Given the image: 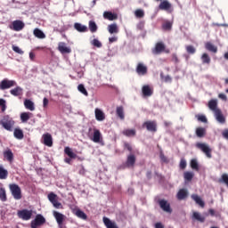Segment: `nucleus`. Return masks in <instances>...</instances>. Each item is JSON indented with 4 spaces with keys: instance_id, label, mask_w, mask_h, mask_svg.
Here are the masks:
<instances>
[{
    "instance_id": "obj_1",
    "label": "nucleus",
    "mask_w": 228,
    "mask_h": 228,
    "mask_svg": "<svg viewBox=\"0 0 228 228\" xmlns=\"http://www.w3.org/2000/svg\"><path fill=\"white\" fill-rule=\"evenodd\" d=\"M0 126L4 127L6 131H13V126H15V121L9 116H5L0 120Z\"/></svg>"
},
{
    "instance_id": "obj_2",
    "label": "nucleus",
    "mask_w": 228,
    "mask_h": 228,
    "mask_svg": "<svg viewBox=\"0 0 228 228\" xmlns=\"http://www.w3.org/2000/svg\"><path fill=\"white\" fill-rule=\"evenodd\" d=\"M88 137L92 142L94 143H100L101 139L102 138V135L101 134V130L97 128H89Z\"/></svg>"
},
{
    "instance_id": "obj_3",
    "label": "nucleus",
    "mask_w": 228,
    "mask_h": 228,
    "mask_svg": "<svg viewBox=\"0 0 228 228\" xmlns=\"http://www.w3.org/2000/svg\"><path fill=\"white\" fill-rule=\"evenodd\" d=\"M45 224V217L42 216V214H37L35 217L34 220L31 221L30 223V227L31 228H39L42 227Z\"/></svg>"
},
{
    "instance_id": "obj_4",
    "label": "nucleus",
    "mask_w": 228,
    "mask_h": 228,
    "mask_svg": "<svg viewBox=\"0 0 228 228\" xmlns=\"http://www.w3.org/2000/svg\"><path fill=\"white\" fill-rule=\"evenodd\" d=\"M10 190L12 191V195L15 200H20L22 199V192L20 191V187L19 185L13 183L10 185Z\"/></svg>"
},
{
    "instance_id": "obj_5",
    "label": "nucleus",
    "mask_w": 228,
    "mask_h": 228,
    "mask_svg": "<svg viewBox=\"0 0 228 228\" xmlns=\"http://www.w3.org/2000/svg\"><path fill=\"white\" fill-rule=\"evenodd\" d=\"M12 86H17L15 80L4 78L0 82V90H8L9 88H12Z\"/></svg>"
},
{
    "instance_id": "obj_6",
    "label": "nucleus",
    "mask_w": 228,
    "mask_h": 228,
    "mask_svg": "<svg viewBox=\"0 0 228 228\" xmlns=\"http://www.w3.org/2000/svg\"><path fill=\"white\" fill-rule=\"evenodd\" d=\"M196 147L200 149L205 155L208 158H212V150L209 148V146L206 143L202 142H197Z\"/></svg>"
},
{
    "instance_id": "obj_7",
    "label": "nucleus",
    "mask_w": 228,
    "mask_h": 228,
    "mask_svg": "<svg viewBox=\"0 0 228 228\" xmlns=\"http://www.w3.org/2000/svg\"><path fill=\"white\" fill-rule=\"evenodd\" d=\"M151 52L155 55L160 54L161 53H170L168 49L166 50V46L162 42L157 43Z\"/></svg>"
},
{
    "instance_id": "obj_8",
    "label": "nucleus",
    "mask_w": 228,
    "mask_h": 228,
    "mask_svg": "<svg viewBox=\"0 0 228 228\" xmlns=\"http://www.w3.org/2000/svg\"><path fill=\"white\" fill-rule=\"evenodd\" d=\"M18 217L20 218L21 220H31V216H33V210H28V209H22L19 210L18 213Z\"/></svg>"
},
{
    "instance_id": "obj_9",
    "label": "nucleus",
    "mask_w": 228,
    "mask_h": 228,
    "mask_svg": "<svg viewBox=\"0 0 228 228\" xmlns=\"http://www.w3.org/2000/svg\"><path fill=\"white\" fill-rule=\"evenodd\" d=\"M64 153L69 156V158H66L64 159L65 163H68V165H70L72 159H76V158H77V155L74 153V151H72V149H70V147H65Z\"/></svg>"
},
{
    "instance_id": "obj_10",
    "label": "nucleus",
    "mask_w": 228,
    "mask_h": 228,
    "mask_svg": "<svg viewBox=\"0 0 228 228\" xmlns=\"http://www.w3.org/2000/svg\"><path fill=\"white\" fill-rule=\"evenodd\" d=\"M158 203H159L160 208H161L163 211H165V212H167V213H169V214L172 213V208H171V207H170V204L167 202V200H164V199L159 200H158Z\"/></svg>"
},
{
    "instance_id": "obj_11",
    "label": "nucleus",
    "mask_w": 228,
    "mask_h": 228,
    "mask_svg": "<svg viewBox=\"0 0 228 228\" xmlns=\"http://www.w3.org/2000/svg\"><path fill=\"white\" fill-rule=\"evenodd\" d=\"M53 216L59 225V227H62L63 222H65V215L58 212V211H53Z\"/></svg>"
},
{
    "instance_id": "obj_12",
    "label": "nucleus",
    "mask_w": 228,
    "mask_h": 228,
    "mask_svg": "<svg viewBox=\"0 0 228 228\" xmlns=\"http://www.w3.org/2000/svg\"><path fill=\"white\" fill-rule=\"evenodd\" d=\"M142 127H146L148 131L155 133L157 131V122L154 120L146 121L142 124Z\"/></svg>"
},
{
    "instance_id": "obj_13",
    "label": "nucleus",
    "mask_w": 228,
    "mask_h": 228,
    "mask_svg": "<svg viewBox=\"0 0 228 228\" xmlns=\"http://www.w3.org/2000/svg\"><path fill=\"white\" fill-rule=\"evenodd\" d=\"M58 51H60L61 54H69V53H72V50L67 47V44L63 42L58 44Z\"/></svg>"
},
{
    "instance_id": "obj_14",
    "label": "nucleus",
    "mask_w": 228,
    "mask_h": 228,
    "mask_svg": "<svg viewBox=\"0 0 228 228\" xmlns=\"http://www.w3.org/2000/svg\"><path fill=\"white\" fill-rule=\"evenodd\" d=\"M43 143L46 145V147H53V135L51 134L46 133L43 134Z\"/></svg>"
},
{
    "instance_id": "obj_15",
    "label": "nucleus",
    "mask_w": 228,
    "mask_h": 228,
    "mask_svg": "<svg viewBox=\"0 0 228 228\" xmlns=\"http://www.w3.org/2000/svg\"><path fill=\"white\" fill-rule=\"evenodd\" d=\"M94 115H95V118H96V120H98V122H102V120H104L106 118V115L99 108H96L94 110Z\"/></svg>"
},
{
    "instance_id": "obj_16",
    "label": "nucleus",
    "mask_w": 228,
    "mask_h": 228,
    "mask_svg": "<svg viewBox=\"0 0 228 228\" xmlns=\"http://www.w3.org/2000/svg\"><path fill=\"white\" fill-rule=\"evenodd\" d=\"M11 95L14 97H20L24 94V89L22 87L17 86L15 88L10 90Z\"/></svg>"
},
{
    "instance_id": "obj_17",
    "label": "nucleus",
    "mask_w": 228,
    "mask_h": 228,
    "mask_svg": "<svg viewBox=\"0 0 228 228\" xmlns=\"http://www.w3.org/2000/svg\"><path fill=\"white\" fill-rule=\"evenodd\" d=\"M148 72V69L145 65H143V63H138L137 67H136V73L139 76H144L146 75Z\"/></svg>"
},
{
    "instance_id": "obj_18",
    "label": "nucleus",
    "mask_w": 228,
    "mask_h": 228,
    "mask_svg": "<svg viewBox=\"0 0 228 228\" xmlns=\"http://www.w3.org/2000/svg\"><path fill=\"white\" fill-rule=\"evenodd\" d=\"M24 22H22L21 20H14L12 22V29L13 31H22V29H24Z\"/></svg>"
},
{
    "instance_id": "obj_19",
    "label": "nucleus",
    "mask_w": 228,
    "mask_h": 228,
    "mask_svg": "<svg viewBox=\"0 0 228 228\" xmlns=\"http://www.w3.org/2000/svg\"><path fill=\"white\" fill-rule=\"evenodd\" d=\"M171 8H172L171 4L167 0L161 2L160 4L159 5V9L161 11L169 12Z\"/></svg>"
},
{
    "instance_id": "obj_20",
    "label": "nucleus",
    "mask_w": 228,
    "mask_h": 228,
    "mask_svg": "<svg viewBox=\"0 0 228 228\" xmlns=\"http://www.w3.org/2000/svg\"><path fill=\"white\" fill-rule=\"evenodd\" d=\"M134 163H136V157L133 154H130L126 159V165L128 167H134Z\"/></svg>"
},
{
    "instance_id": "obj_21",
    "label": "nucleus",
    "mask_w": 228,
    "mask_h": 228,
    "mask_svg": "<svg viewBox=\"0 0 228 228\" xmlns=\"http://www.w3.org/2000/svg\"><path fill=\"white\" fill-rule=\"evenodd\" d=\"M4 158L9 161V163L13 162V152L12 150L7 149L6 151H4Z\"/></svg>"
},
{
    "instance_id": "obj_22",
    "label": "nucleus",
    "mask_w": 228,
    "mask_h": 228,
    "mask_svg": "<svg viewBox=\"0 0 228 228\" xmlns=\"http://www.w3.org/2000/svg\"><path fill=\"white\" fill-rule=\"evenodd\" d=\"M209 110H211L214 113L216 112V110H220V109L217 108V101L216 100H210L208 104Z\"/></svg>"
},
{
    "instance_id": "obj_23",
    "label": "nucleus",
    "mask_w": 228,
    "mask_h": 228,
    "mask_svg": "<svg viewBox=\"0 0 228 228\" xmlns=\"http://www.w3.org/2000/svg\"><path fill=\"white\" fill-rule=\"evenodd\" d=\"M142 92L144 97H150L153 94L152 89L149 86H143L142 88Z\"/></svg>"
},
{
    "instance_id": "obj_24",
    "label": "nucleus",
    "mask_w": 228,
    "mask_h": 228,
    "mask_svg": "<svg viewBox=\"0 0 228 228\" xmlns=\"http://www.w3.org/2000/svg\"><path fill=\"white\" fill-rule=\"evenodd\" d=\"M188 196V191L186 189H180L176 194V198L179 200H184Z\"/></svg>"
},
{
    "instance_id": "obj_25",
    "label": "nucleus",
    "mask_w": 228,
    "mask_h": 228,
    "mask_svg": "<svg viewBox=\"0 0 228 228\" xmlns=\"http://www.w3.org/2000/svg\"><path fill=\"white\" fill-rule=\"evenodd\" d=\"M24 106L26 110H29V111H35V103L31 100L26 99L24 101Z\"/></svg>"
},
{
    "instance_id": "obj_26",
    "label": "nucleus",
    "mask_w": 228,
    "mask_h": 228,
    "mask_svg": "<svg viewBox=\"0 0 228 228\" xmlns=\"http://www.w3.org/2000/svg\"><path fill=\"white\" fill-rule=\"evenodd\" d=\"M74 28L77 31H79V33H86V31H88V28L81 23H75Z\"/></svg>"
},
{
    "instance_id": "obj_27",
    "label": "nucleus",
    "mask_w": 228,
    "mask_h": 228,
    "mask_svg": "<svg viewBox=\"0 0 228 228\" xmlns=\"http://www.w3.org/2000/svg\"><path fill=\"white\" fill-rule=\"evenodd\" d=\"M215 117L216 118V120L221 123V124H224L225 123V118L224 117V115L222 114L221 110H216V112H214Z\"/></svg>"
},
{
    "instance_id": "obj_28",
    "label": "nucleus",
    "mask_w": 228,
    "mask_h": 228,
    "mask_svg": "<svg viewBox=\"0 0 228 228\" xmlns=\"http://www.w3.org/2000/svg\"><path fill=\"white\" fill-rule=\"evenodd\" d=\"M191 199L198 204L200 205L201 208L205 207V202L201 200V198L197 195V194H192Z\"/></svg>"
},
{
    "instance_id": "obj_29",
    "label": "nucleus",
    "mask_w": 228,
    "mask_h": 228,
    "mask_svg": "<svg viewBox=\"0 0 228 228\" xmlns=\"http://www.w3.org/2000/svg\"><path fill=\"white\" fill-rule=\"evenodd\" d=\"M13 134L14 138H17V140H22V138H24V132H22L20 128H15Z\"/></svg>"
},
{
    "instance_id": "obj_30",
    "label": "nucleus",
    "mask_w": 228,
    "mask_h": 228,
    "mask_svg": "<svg viewBox=\"0 0 228 228\" xmlns=\"http://www.w3.org/2000/svg\"><path fill=\"white\" fill-rule=\"evenodd\" d=\"M191 218L200 223H204L206 220L205 216H201L199 212H193Z\"/></svg>"
},
{
    "instance_id": "obj_31",
    "label": "nucleus",
    "mask_w": 228,
    "mask_h": 228,
    "mask_svg": "<svg viewBox=\"0 0 228 228\" xmlns=\"http://www.w3.org/2000/svg\"><path fill=\"white\" fill-rule=\"evenodd\" d=\"M205 48L208 51L211 52L213 53H217V47L215 46L214 45H212L210 42H208L205 45Z\"/></svg>"
},
{
    "instance_id": "obj_32",
    "label": "nucleus",
    "mask_w": 228,
    "mask_h": 228,
    "mask_svg": "<svg viewBox=\"0 0 228 228\" xmlns=\"http://www.w3.org/2000/svg\"><path fill=\"white\" fill-rule=\"evenodd\" d=\"M116 113L121 120H124L126 118V115L124 114V107H118L116 110Z\"/></svg>"
},
{
    "instance_id": "obj_33",
    "label": "nucleus",
    "mask_w": 228,
    "mask_h": 228,
    "mask_svg": "<svg viewBox=\"0 0 228 228\" xmlns=\"http://www.w3.org/2000/svg\"><path fill=\"white\" fill-rule=\"evenodd\" d=\"M29 118H31V113L30 112H22L20 114V120H21V122H23V124L28 122V120H29Z\"/></svg>"
},
{
    "instance_id": "obj_34",
    "label": "nucleus",
    "mask_w": 228,
    "mask_h": 228,
    "mask_svg": "<svg viewBox=\"0 0 228 228\" xmlns=\"http://www.w3.org/2000/svg\"><path fill=\"white\" fill-rule=\"evenodd\" d=\"M34 36L37 38H41V39L45 38V34L42 30H40V28L34 29Z\"/></svg>"
},
{
    "instance_id": "obj_35",
    "label": "nucleus",
    "mask_w": 228,
    "mask_h": 228,
    "mask_svg": "<svg viewBox=\"0 0 228 228\" xmlns=\"http://www.w3.org/2000/svg\"><path fill=\"white\" fill-rule=\"evenodd\" d=\"M103 224L107 228H115V223L111 222L108 217H103Z\"/></svg>"
},
{
    "instance_id": "obj_36",
    "label": "nucleus",
    "mask_w": 228,
    "mask_h": 228,
    "mask_svg": "<svg viewBox=\"0 0 228 228\" xmlns=\"http://www.w3.org/2000/svg\"><path fill=\"white\" fill-rule=\"evenodd\" d=\"M103 18L106 19L107 20H115V13L111 12H104Z\"/></svg>"
},
{
    "instance_id": "obj_37",
    "label": "nucleus",
    "mask_w": 228,
    "mask_h": 228,
    "mask_svg": "<svg viewBox=\"0 0 228 228\" xmlns=\"http://www.w3.org/2000/svg\"><path fill=\"white\" fill-rule=\"evenodd\" d=\"M172 26L173 22L167 20L162 24V29L165 31H170L172 29Z\"/></svg>"
},
{
    "instance_id": "obj_38",
    "label": "nucleus",
    "mask_w": 228,
    "mask_h": 228,
    "mask_svg": "<svg viewBox=\"0 0 228 228\" xmlns=\"http://www.w3.org/2000/svg\"><path fill=\"white\" fill-rule=\"evenodd\" d=\"M75 215L78 218H81V220H86L88 218V216H86L81 209H77Z\"/></svg>"
},
{
    "instance_id": "obj_39",
    "label": "nucleus",
    "mask_w": 228,
    "mask_h": 228,
    "mask_svg": "<svg viewBox=\"0 0 228 228\" xmlns=\"http://www.w3.org/2000/svg\"><path fill=\"white\" fill-rule=\"evenodd\" d=\"M123 134L128 136V137H133L136 135V130L134 129H126L123 131Z\"/></svg>"
},
{
    "instance_id": "obj_40",
    "label": "nucleus",
    "mask_w": 228,
    "mask_h": 228,
    "mask_svg": "<svg viewBox=\"0 0 228 228\" xmlns=\"http://www.w3.org/2000/svg\"><path fill=\"white\" fill-rule=\"evenodd\" d=\"M194 176V174L192 172L186 171L183 173V178L187 182H191Z\"/></svg>"
},
{
    "instance_id": "obj_41",
    "label": "nucleus",
    "mask_w": 228,
    "mask_h": 228,
    "mask_svg": "<svg viewBox=\"0 0 228 228\" xmlns=\"http://www.w3.org/2000/svg\"><path fill=\"white\" fill-rule=\"evenodd\" d=\"M201 61H202L203 64H207V65H209L210 62H211V59H210V57L208 56V53H203L202 54Z\"/></svg>"
},
{
    "instance_id": "obj_42",
    "label": "nucleus",
    "mask_w": 228,
    "mask_h": 228,
    "mask_svg": "<svg viewBox=\"0 0 228 228\" xmlns=\"http://www.w3.org/2000/svg\"><path fill=\"white\" fill-rule=\"evenodd\" d=\"M206 134V129L203 127H198L196 129V135L200 138L204 137Z\"/></svg>"
},
{
    "instance_id": "obj_43",
    "label": "nucleus",
    "mask_w": 228,
    "mask_h": 228,
    "mask_svg": "<svg viewBox=\"0 0 228 228\" xmlns=\"http://www.w3.org/2000/svg\"><path fill=\"white\" fill-rule=\"evenodd\" d=\"M0 200H2V202H6V200H8L4 188H0Z\"/></svg>"
},
{
    "instance_id": "obj_44",
    "label": "nucleus",
    "mask_w": 228,
    "mask_h": 228,
    "mask_svg": "<svg viewBox=\"0 0 228 228\" xmlns=\"http://www.w3.org/2000/svg\"><path fill=\"white\" fill-rule=\"evenodd\" d=\"M77 90L78 92H80V94H83V95L88 97V91H86V88H85V86L83 84L78 85Z\"/></svg>"
},
{
    "instance_id": "obj_45",
    "label": "nucleus",
    "mask_w": 228,
    "mask_h": 228,
    "mask_svg": "<svg viewBox=\"0 0 228 228\" xmlns=\"http://www.w3.org/2000/svg\"><path fill=\"white\" fill-rule=\"evenodd\" d=\"M8 178V170L4 167H0V179H7Z\"/></svg>"
},
{
    "instance_id": "obj_46",
    "label": "nucleus",
    "mask_w": 228,
    "mask_h": 228,
    "mask_svg": "<svg viewBox=\"0 0 228 228\" xmlns=\"http://www.w3.org/2000/svg\"><path fill=\"white\" fill-rule=\"evenodd\" d=\"M89 29L91 33H95L97 31V24L95 23V21H89Z\"/></svg>"
},
{
    "instance_id": "obj_47",
    "label": "nucleus",
    "mask_w": 228,
    "mask_h": 228,
    "mask_svg": "<svg viewBox=\"0 0 228 228\" xmlns=\"http://www.w3.org/2000/svg\"><path fill=\"white\" fill-rule=\"evenodd\" d=\"M191 167L196 171L200 170L199 164L196 159L191 160Z\"/></svg>"
},
{
    "instance_id": "obj_48",
    "label": "nucleus",
    "mask_w": 228,
    "mask_h": 228,
    "mask_svg": "<svg viewBox=\"0 0 228 228\" xmlns=\"http://www.w3.org/2000/svg\"><path fill=\"white\" fill-rule=\"evenodd\" d=\"M160 78L166 82V83H171L172 82V77L170 76H164L162 73L160 74Z\"/></svg>"
},
{
    "instance_id": "obj_49",
    "label": "nucleus",
    "mask_w": 228,
    "mask_h": 228,
    "mask_svg": "<svg viewBox=\"0 0 228 228\" xmlns=\"http://www.w3.org/2000/svg\"><path fill=\"white\" fill-rule=\"evenodd\" d=\"M185 48H186V52L189 54H194L196 53V49L192 45H187Z\"/></svg>"
},
{
    "instance_id": "obj_50",
    "label": "nucleus",
    "mask_w": 228,
    "mask_h": 228,
    "mask_svg": "<svg viewBox=\"0 0 228 228\" xmlns=\"http://www.w3.org/2000/svg\"><path fill=\"white\" fill-rule=\"evenodd\" d=\"M135 17L142 19L143 16H145V12H143V10H137L134 12Z\"/></svg>"
},
{
    "instance_id": "obj_51",
    "label": "nucleus",
    "mask_w": 228,
    "mask_h": 228,
    "mask_svg": "<svg viewBox=\"0 0 228 228\" xmlns=\"http://www.w3.org/2000/svg\"><path fill=\"white\" fill-rule=\"evenodd\" d=\"M78 174H79V175H85V174H86V169H85L84 165H80L78 167Z\"/></svg>"
},
{
    "instance_id": "obj_52",
    "label": "nucleus",
    "mask_w": 228,
    "mask_h": 228,
    "mask_svg": "<svg viewBox=\"0 0 228 228\" xmlns=\"http://www.w3.org/2000/svg\"><path fill=\"white\" fill-rule=\"evenodd\" d=\"M0 106L2 108V111H6V101L4 99L0 98Z\"/></svg>"
},
{
    "instance_id": "obj_53",
    "label": "nucleus",
    "mask_w": 228,
    "mask_h": 228,
    "mask_svg": "<svg viewBox=\"0 0 228 228\" xmlns=\"http://www.w3.org/2000/svg\"><path fill=\"white\" fill-rule=\"evenodd\" d=\"M58 196L56 194H54L53 192H51L50 194H48V200H50V202H53V200H57Z\"/></svg>"
},
{
    "instance_id": "obj_54",
    "label": "nucleus",
    "mask_w": 228,
    "mask_h": 228,
    "mask_svg": "<svg viewBox=\"0 0 228 228\" xmlns=\"http://www.w3.org/2000/svg\"><path fill=\"white\" fill-rule=\"evenodd\" d=\"M196 118L200 122H203V123H207L208 122V119H207V118L204 115H197Z\"/></svg>"
},
{
    "instance_id": "obj_55",
    "label": "nucleus",
    "mask_w": 228,
    "mask_h": 228,
    "mask_svg": "<svg viewBox=\"0 0 228 228\" xmlns=\"http://www.w3.org/2000/svg\"><path fill=\"white\" fill-rule=\"evenodd\" d=\"M159 158H160V160L163 163H168L169 162V160L167 159V158L164 155V153L162 151L159 154Z\"/></svg>"
},
{
    "instance_id": "obj_56",
    "label": "nucleus",
    "mask_w": 228,
    "mask_h": 228,
    "mask_svg": "<svg viewBox=\"0 0 228 228\" xmlns=\"http://www.w3.org/2000/svg\"><path fill=\"white\" fill-rule=\"evenodd\" d=\"M108 31L109 33H110V35H113V33H115V23L108 26Z\"/></svg>"
},
{
    "instance_id": "obj_57",
    "label": "nucleus",
    "mask_w": 228,
    "mask_h": 228,
    "mask_svg": "<svg viewBox=\"0 0 228 228\" xmlns=\"http://www.w3.org/2000/svg\"><path fill=\"white\" fill-rule=\"evenodd\" d=\"M12 51L18 54H24V51L20 50L19 46L12 45Z\"/></svg>"
},
{
    "instance_id": "obj_58",
    "label": "nucleus",
    "mask_w": 228,
    "mask_h": 228,
    "mask_svg": "<svg viewBox=\"0 0 228 228\" xmlns=\"http://www.w3.org/2000/svg\"><path fill=\"white\" fill-rule=\"evenodd\" d=\"M52 204L56 208V209H61L62 208L61 204L58 201V200H53Z\"/></svg>"
},
{
    "instance_id": "obj_59",
    "label": "nucleus",
    "mask_w": 228,
    "mask_h": 228,
    "mask_svg": "<svg viewBox=\"0 0 228 228\" xmlns=\"http://www.w3.org/2000/svg\"><path fill=\"white\" fill-rule=\"evenodd\" d=\"M93 45H94V47H102V43H101V41L98 39H94Z\"/></svg>"
},
{
    "instance_id": "obj_60",
    "label": "nucleus",
    "mask_w": 228,
    "mask_h": 228,
    "mask_svg": "<svg viewBox=\"0 0 228 228\" xmlns=\"http://www.w3.org/2000/svg\"><path fill=\"white\" fill-rule=\"evenodd\" d=\"M186 166H187V163H186L185 159H182L180 161V165H179L180 168L184 169L186 167Z\"/></svg>"
},
{
    "instance_id": "obj_61",
    "label": "nucleus",
    "mask_w": 228,
    "mask_h": 228,
    "mask_svg": "<svg viewBox=\"0 0 228 228\" xmlns=\"http://www.w3.org/2000/svg\"><path fill=\"white\" fill-rule=\"evenodd\" d=\"M222 181L227 185V187H228V175H226V174H224L223 175H222Z\"/></svg>"
},
{
    "instance_id": "obj_62",
    "label": "nucleus",
    "mask_w": 228,
    "mask_h": 228,
    "mask_svg": "<svg viewBox=\"0 0 228 228\" xmlns=\"http://www.w3.org/2000/svg\"><path fill=\"white\" fill-rule=\"evenodd\" d=\"M124 147L125 149H126L128 151H133V147L131 146V144H129V142H125L124 143Z\"/></svg>"
},
{
    "instance_id": "obj_63",
    "label": "nucleus",
    "mask_w": 228,
    "mask_h": 228,
    "mask_svg": "<svg viewBox=\"0 0 228 228\" xmlns=\"http://www.w3.org/2000/svg\"><path fill=\"white\" fill-rule=\"evenodd\" d=\"M172 61L175 62V64L179 63V59L175 53L172 54Z\"/></svg>"
},
{
    "instance_id": "obj_64",
    "label": "nucleus",
    "mask_w": 228,
    "mask_h": 228,
    "mask_svg": "<svg viewBox=\"0 0 228 228\" xmlns=\"http://www.w3.org/2000/svg\"><path fill=\"white\" fill-rule=\"evenodd\" d=\"M222 135L224 139L228 140V129H224L223 132H222Z\"/></svg>"
}]
</instances>
